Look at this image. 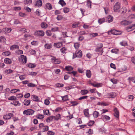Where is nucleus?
Here are the masks:
<instances>
[{
  "instance_id": "obj_1",
  "label": "nucleus",
  "mask_w": 135,
  "mask_h": 135,
  "mask_svg": "<svg viewBox=\"0 0 135 135\" xmlns=\"http://www.w3.org/2000/svg\"><path fill=\"white\" fill-rule=\"evenodd\" d=\"M35 111L31 109H29L27 110H25L23 112L24 114L32 115L34 112Z\"/></svg>"
},
{
  "instance_id": "obj_2",
  "label": "nucleus",
  "mask_w": 135,
  "mask_h": 135,
  "mask_svg": "<svg viewBox=\"0 0 135 135\" xmlns=\"http://www.w3.org/2000/svg\"><path fill=\"white\" fill-rule=\"evenodd\" d=\"M19 61L23 64H25L27 62V57L23 55H21V58L19 59Z\"/></svg>"
},
{
  "instance_id": "obj_3",
  "label": "nucleus",
  "mask_w": 135,
  "mask_h": 135,
  "mask_svg": "<svg viewBox=\"0 0 135 135\" xmlns=\"http://www.w3.org/2000/svg\"><path fill=\"white\" fill-rule=\"evenodd\" d=\"M44 32L42 31H38L34 33V35L36 36H43L44 35Z\"/></svg>"
},
{
  "instance_id": "obj_4",
  "label": "nucleus",
  "mask_w": 135,
  "mask_h": 135,
  "mask_svg": "<svg viewBox=\"0 0 135 135\" xmlns=\"http://www.w3.org/2000/svg\"><path fill=\"white\" fill-rule=\"evenodd\" d=\"M120 8V5L119 3L117 2L114 7V11L115 12H117L118 11V9Z\"/></svg>"
},
{
  "instance_id": "obj_5",
  "label": "nucleus",
  "mask_w": 135,
  "mask_h": 135,
  "mask_svg": "<svg viewBox=\"0 0 135 135\" xmlns=\"http://www.w3.org/2000/svg\"><path fill=\"white\" fill-rule=\"evenodd\" d=\"M132 21H127L126 20L122 21L121 22L120 24L122 25L126 26L131 24Z\"/></svg>"
},
{
  "instance_id": "obj_6",
  "label": "nucleus",
  "mask_w": 135,
  "mask_h": 135,
  "mask_svg": "<svg viewBox=\"0 0 135 135\" xmlns=\"http://www.w3.org/2000/svg\"><path fill=\"white\" fill-rule=\"evenodd\" d=\"M54 58H52L51 59L52 62L55 64H59L60 62V61L58 60V59H57L55 57L53 56Z\"/></svg>"
},
{
  "instance_id": "obj_7",
  "label": "nucleus",
  "mask_w": 135,
  "mask_h": 135,
  "mask_svg": "<svg viewBox=\"0 0 135 135\" xmlns=\"http://www.w3.org/2000/svg\"><path fill=\"white\" fill-rule=\"evenodd\" d=\"M82 55V51L81 50H79L76 51L75 55L76 57H81Z\"/></svg>"
},
{
  "instance_id": "obj_8",
  "label": "nucleus",
  "mask_w": 135,
  "mask_h": 135,
  "mask_svg": "<svg viewBox=\"0 0 135 135\" xmlns=\"http://www.w3.org/2000/svg\"><path fill=\"white\" fill-rule=\"evenodd\" d=\"M114 116L117 118H118L119 115V112L117 108H115L114 109Z\"/></svg>"
},
{
  "instance_id": "obj_9",
  "label": "nucleus",
  "mask_w": 135,
  "mask_h": 135,
  "mask_svg": "<svg viewBox=\"0 0 135 135\" xmlns=\"http://www.w3.org/2000/svg\"><path fill=\"white\" fill-rule=\"evenodd\" d=\"M116 95L115 93H108L107 94V96L109 98H114Z\"/></svg>"
},
{
  "instance_id": "obj_10",
  "label": "nucleus",
  "mask_w": 135,
  "mask_h": 135,
  "mask_svg": "<svg viewBox=\"0 0 135 135\" xmlns=\"http://www.w3.org/2000/svg\"><path fill=\"white\" fill-rule=\"evenodd\" d=\"M54 46L57 48H60L62 46V42H58L55 43L54 44Z\"/></svg>"
},
{
  "instance_id": "obj_11",
  "label": "nucleus",
  "mask_w": 135,
  "mask_h": 135,
  "mask_svg": "<svg viewBox=\"0 0 135 135\" xmlns=\"http://www.w3.org/2000/svg\"><path fill=\"white\" fill-rule=\"evenodd\" d=\"M55 116H51L48 117L46 119V121L47 122H50V121H52L53 119H54L55 120Z\"/></svg>"
},
{
  "instance_id": "obj_12",
  "label": "nucleus",
  "mask_w": 135,
  "mask_h": 135,
  "mask_svg": "<svg viewBox=\"0 0 135 135\" xmlns=\"http://www.w3.org/2000/svg\"><path fill=\"white\" fill-rule=\"evenodd\" d=\"M127 11V10L125 8L122 7L118 11V12L121 14H124Z\"/></svg>"
},
{
  "instance_id": "obj_13",
  "label": "nucleus",
  "mask_w": 135,
  "mask_h": 135,
  "mask_svg": "<svg viewBox=\"0 0 135 135\" xmlns=\"http://www.w3.org/2000/svg\"><path fill=\"white\" fill-rule=\"evenodd\" d=\"M4 62L5 63L10 64L12 63V61L9 58H6L4 59Z\"/></svg>"
},
{
  "instance_id": "obj_14",
  "label": "nucleus",
  "mask_w": 135,
  "mask_h": 135,
  "mask_svg": "<svg viewBox=\"0 0 135 135\" xmlns=\"http://www.w3.org/2000/svg\"><path fill=\"white\" fill-rule=\"evenodd\" d=\"M42 4V2L41 0L37 1L36 2L35 6L38 7L41 6Z\"/></svg>"
},
{
  "instance_id": "obj_15",
  "label": "nucleus",
  "mask_w": 135,
  "mask_h": 135,
  "mask_svg": "<svg viewBox=\"0 0 135 135\" xmlns=\"http://www.w3.org/2000/svg\"><path fill=\"white\" fill-rule=\"evenodd\" d=\"M19 47L16 45H13L10 47V49L11 50H13L15 49H18Z\"/></svg>"
},
{
  "instance_id": "obj_16",
  "label": "nucleus",
  "mask_w": 135,
  "mask_h": 135,
  "mask_svg": "<svg viewBox=\"0 0 135 135\" xmlns=\"http://www.w3.org/2000/svg\"><path fill=\"white\" fill-rule=\"evenodd\" d=\"M30 103V100L25 99L24 102V104L25 105L28 106Z\"/></svg>"
},
{
  "instance_id": "obj_17",
  "label": "nucleus",
  "mask_w": 135,
  "mask_h": 135,
  "mask_svg": "<svg viewBox=\"0 0 135 135\" xmlns=\"http://www.w3.org/2000/svg\"><path fill=\"white\" fill-rule=\"evenodd\" d=\"M11 53L10 52L8 51H6L5 52H4L2 53V55L5 56H8L10 55Z\"/></svg>"
},
{
  "instance_id": "obj_18",
  "label": "nucleus",
  "mask_w": 135,
  "mask_h": 135,
  "mask_svg": "<svg viewBox=\"0 0 135 135\" xmlns=\"http://www.w3.org/2000/svg\"><path fill=\"white\" fill-rule=\"evenodd\" d=\"M32 100L33 101L38 102L39 100L38 97L37 96L32 95Z\"/></svg>"
},
{
  "instance_id": "obj_19",
  "label": "nucleus",
  "mask_w": 135,
  "mask_h": 135,
  "mask_svg": "<svg viewBox=\"0 0 135 135\" xmlns=\"http://www.w3.org/2000/svg\"><path fill=\"white\" fill-rule=\"evenodd\" d=\"M84 114L85 116L87 117H88L89 116V114L88 113V109H85L84 110Z\"/></svg>"
},
{
  "instance_id": "obj_20",
  "label": "nucleus",
  "mask_w": 135,
  "mask_h": 135,
  "mask_svg": "<svg viewBox=\"0 0 135 135\" xmlns=\"http://www.w3.org/2000/svg\"><path fill=\"white\" fill-rule=\"evenodd\" d=\"M43 112L44 114L47 115H50V114L49 112V110H43Z\"/></svg>"
},
{
  "instance_id": "obj_21",
  "label": "nucleus",
  "mask_w": 135,
  "mask_h": 135,
  "mask_svg": "<svg viewBox=\"0 0 135 135\" xmlns=\"http://www.w3.org/2000/svg\"><path fill=\"white\" fill-rule=\"evenodd\" d=\"M41 26L42 28H46L47 27V25L45 22H42L41 24Z\"/></svg>"
},
{
  "instance_id": "obj_22",
  "label": "nucleus",
  "mask_w": 135,
  "mask_h": 135,
  "mask_svg": "<svg viewBox=\"0 0 135 135\" xmlns=\"http://www.w3.org/2000/svg\"><path fill=\"white\" fill-rule=\"evenodd\" d=\"M13 70H12L10 69H9L5 70V72L7 74H9L13 72Z\"/></svg>"
},
{
  "instance_id": "obj_23",
  "label": "nucleus",
  "mask_w": 135,
  "mask_h": 135,
  "mask_svg": "<svg viewBox=\"0 0 135 135\" xmlns=\"http://www.w3.org/2000/svg\"><path fill=\"white\" fill-rule=\"evenodd\" d=\"M58 3L60 4L62 6H64L66 5L65 2L63 0H60Z\"/></svg>"
},
{
  "instance_id": "obj_24",
  "label": "nucleus",
  "mask_w": 135,
  "mask_h": 135,
  "mask_svg": "<svg viewBox=\"0 0 135 135\" xmlns=\"http://www.w3.org/2000/svg\"><path fill=\"white\" fill-rule=\"evenodd\" d=\"M32 3V0H25L24 4H25L30 5Z\"/></svg>"
},
{
  "instance_id": "obj_25",
  "label": "nucleus",
  "mask_w": 135,
  "mask_h": 135,
  "mask_svg": "<svg viewBox=\"0 0 135 135\" xmlns=\"http://www.w3.org/2000/svg\"><path fill=\"white\" fill-rule=\"evenodd\" d=\"M46 8L49 9H52V7L51 4L49 3H48L46 4Z\"/></svg>"
},
{
  "instance_id": "obj_26",
  "label": "nucleus",
  "mask_w": 135,
  "mask_h": 135,
  "mask_svg": "<svg viewBox=\"0 0 135 135\" xmlns=\"http://www.w3.org/2000/svg\"><path fill=\"white\" fill-rule=\"evenodd\" d=\"M66 70L68 71H71L73 70V68L70 66H67L65 67Z\"/></svg>"
},
{
  "instance_id": "obj_27",
  "label": "nucleus",
  "mask_w": 135,
  "mask_h": 135,
  "mask_svg": "<svg viewBox=\"0 0 135 135\" xmlns=\"http://www.w3.org/2000/svg\"><path fill=\"white\" fill-rule=\"evenodd\" d=\"M37 84H38V82H37ZM37 85L34 84L32 83H30L28 84L27 86L29 87H35L37 86Z\"/></svg>"
},
{
  "instance_id": "obj_28",
  "label": "nucleus",
  "mask_w": 135,
  "mask_h": 135,
  "mask_svg": "<svg viewBox=\"0 0 135 135\" xmlns=\"http://www.w3.org/2000/svg\"><path fill=\"white\" fill-rule=\"evenodd\" d=\"M99 115L98 112L96 111H95L93 112V115L95 118H97Z\"/></svg>"
},
{
  "instance_id": "obj_29",
  "label": "nucleus",
  "mask_w": 135,
  "mask_h": 135,
  "mask_svg": "<svg viewBox=\"0 0 135 135\" xmlns=\"http://www.w3.org/2000/svg\"><path fill=\"white\" fill-rule=\"evenodd\" d=\"M92 85L95 87H99L101 86V84L100 83H94L92 84Z\"/></svg>"
},
{
  "instance_id": "obj_30",
  "label": "nucleus",
  "mask_w": 135,
  "mask_h": 135,
  "mask_svg": "<svg viewBox=\"0 0 135 135\" xmlns=\"http://www.w3.org/2000/svg\"><path fill=\"white\" fill-rule=\"evenodd\" d=\"M88 91L86 90H81L80 93L82 95H84L87 94Z\"/></svg>"
},
{
  "instance_id": "obj_31",
  "label": "nucleus",
  "mask_w": 135,
  "mask_h": 135,
  "mask_svg": "<svg viewBox=\"0 0 135 135\" xmlns=\"http://www.w3.org/2000/svg\"><path fill=\"white\" fill-rule=\"evenodd\" d=\"M6 41V38L3 36H1L0 37V42H5Z\"/></svg>"
},
{
  "instance_id": "obj_32",
  "label": "nucleus",
  "mask_w": 135,
  "mask_h": 135,
  "mask_svg": "<svg viewBox=\"0 0 135 135\" xmlns=\"http://www.w3.org/2000/svg\"><path fill=\"white\" fill-rule=\"evenodd\" d=\"M95 50L97 52H101V55H102L103 51L102 48H97Z\"/></svg>"
},
{
  "instance_id": "obj_33",
  "label": "nucleus",
  "mask_w": 135,
  "mask_h": 135,
  "mask_svg": "<svg viewBox=\"0 0 135 135\" xmlns=\"http://www.w3.org/2000/svg\"><path fill=\"white\" fill-rule=\"evenodd\" d=\"M86 75L88 77L90 78V77L91 75V73L90 71V70H89V71H87L86 73Z\"/></svg>"
},
{
  "instance_id": "obj_34",
  "label": "nucleus",
  "mask_w": 135,
  "mask_h": 135,
  "mask_svg": "<svg viewBox=\"0 0 135 135\" xmlns=\"http://www.w3.org/2000/svg\"><path fill=\"white\" fill-rule=\"evenodd\" d=\"M67 49L65 47H63L60 49L61 52L63 54H65V51L67 50Z\"/></svg>"
},
{
  "instance_id": "obj_35",
  "label": "nucleus",
  "mask_w": 135,
  "mask_h": 135,
  "mask_svg": "<svg viewBox=\"0 0 135 135\" xmlns=\"http://www.w3.org/2000/svg\"><path fill=\"white\" fill-rule=\"evenodd\" d=\"M52 45L49 44H46L45 45V46L46 48L50 49L51 48Z\"/></svg>"
},
{
  "instance_id": "obj_36",
  "label": "nucleus",
  "mask_w": 135,
  "mask_h": 135,
  "mask_svg": "<svg viewBox=\"0 0 135 135\" xmlns=\"http://www.w3.org/2000/svg\"><path fill=\"white\" fill-rule=\"evenodd\" d=\"M70 103L72 104L71 105V106H74L75 105H76L79 104V103L75 101H71L70 102Z\"/></svg>"
},
{
  "instance_id": "obj_37",
  "label": "nucleus",
  "mask_w": 135,
  "mask_h": 135,
  "mask_svg": "<svg viewBox=\"0 0 135 135\" xmlns=\"http://www.w3.org/2000/svg\"><path fill=\"white\" fill-rule=\"evenodd\" d=\"M27 65L28 67L30 68H35L36 66L35 65L31 63L27 64Z\"/></svg>"
},
{
  "instance_id": "obj_38",
  "label": "nucleus",
  "mask_w": 135,
  "mask_h": 135,
  "mask_svg": "<svg viewBox=\"0 0 135 135\" xmlns=\"http://www.w3.org/2000/svg\"><path fill=\"white\" fill-rule=\"evenodd\" d=\"M128 80L130 82L131 81H132L134 83H135V78H129L128 79Z\"/></svg>"
},
{
  "instance_id": "obj_39",
  "label": "nucleus",
  "mask_w": 135,
  "mask_h": 135,
  "mask_svg": "<svg viewBox=\"0 0 135 135\" xmlns=\"http://www.w3.org/2000/svg\"><path fill=\"white\" fill-rule=\"evenodd\" d=\"M49 130V127L48 126H45L42 128L43 132H45Z\"/></svg>"
},
{
  "instance_id": "obj_40",
  "label": "nucleus",
  "mask_w": 135,
  "mask_h": 135,
  "mask_svg": "<svg viewBox=\"0 0 135 135\" xmlns=\"http://www.w3.org/2000/svg\"><path fill=\"white\" fill-rule=\"evenodd\" d=\"M62 98V100L64 101H67L68 100V98L67 95H65L64 97H61Z\"/></svg>"
},
{
  "instance_id": "obj_41",
  "label": "nucleus",
  "mask_w": 135,
  "mask_h": 135,
  "mask_svg": "<svg viewBox=\"0 0 135 135\" xmlns=\"http://www.w3.org/2000/svg\"><path fill=\"white\" fill-rule=\"evenodd\" d=\"M79 24V22L75 23H74L72 25V27L74 28H75L78 27V25Z\"/></svg>"
},
{
  "instance_id": "obj_42",
  "label": "nucleus",
  "mask_w": 135,
  "mask_h": 135,
  "mask_svg": "<svg viewBox=\"0 0 135 135\" xmlns=\"http://www.w3.org/2000/svg\"><path fill=\"white\" fill-rule=\"evenodd\" d=\"M37 117V118L38 119H43L44 117V116L43 115H41L40 114H39L37 116H36Z\"/></svg>"
},
{
  "instance_id": "obj_43",
  "label": "nucleus",
  "mask_w": 135,
  "mask_h": 135,
  "mask_svg": "<svg viewBox=\"0 0 135 135\" xmlns=\"http://www.w3.org/2000/svg\"><path fill=\"white\" fill-rule=\"evenodd\" d=\"M105 21L104 18L100 19L98 20V22L100 24H101Z\"/></svg>"
},
{
  "instance_id": "obj_44",
  "label": "nucleus",
  "mask_w": 135,
  "mask_h": 135,
  "mask_svg": "<svg viewBox=\"0 0 135 135\" xmlns=\"http://www.w3.org/2000/svg\"><path fill=\"white\" fill-rule=\"evenodd\" d=\"M79 45L80 44L78 43H75L74 44V46L76 49L78 48Z\"/></svg>"
},
{
  "instance_id": "obj_45",
  "label": "nucleus",
  "mask_w": 135,
  "mask_h": 135,
  "mask_svg": "<svg viewBox=\"0 0 135 135\" xmlns=\"http://www.w3.org/2000/svg\"><path fill=\"white\" fill-rule=\"evenodd\" d=\"M103 118L106 120H109L110 119V118L108 116L104 115L103 116Z\"/></svg>"
},
{
  "instance_id": "obj_46",
  "label": "nucleus",
  "mask_w": 135,
  "mask_h": 135,
  "mask_svg": "<svg viewBox=\"0 0 135 135\" xmlns=\"http://www.w3.org/2000/svg\"><path fill=\"white\" fill-rule=\"evenodd\" d=\"M94 121H90L89 122L88 124V126H92L93 124H94Z\"/></svg>"
},
{
  "instance_id": "obj_47",
  "label": "nucleus",
  "mask_w": 135,
  "mask_h": 135,
  "mask_svg": "<svg viewBox=\"0 0 135 135\" xmlns=\"http://www.w3.org/2000/svg\"><path fill=\"white\" fill-rule=\"evenodd\" d=\"M46 34L47 36H50L51 35V31L50 30H48L46 32Z\"/></svg>"
},
{
  "instance_id": "obj_48",
  "label": "nucleus",
  "mask_w": 135,
  "mask_h": 135,
  "mask_svg": "<svg viewBox=\"0 0 135 135\" xmlns=\"http://www.w3.org/2000/svg\"><path fill=\"white\" fill-rule=\"evenodd\" d=\"M9 100H15L16 99V98L15 97L13 96H11L8 99Z\"/></svg>"
},
{
  "instance_id": "obj_49",
  "label": "nucleus",
  "mask_w": 135,
  "mask_h": 135,
  "mask_svg": "<svg viewBox=\"0 0 135 135\" xmlns=\"http://www.w3.org/2000/svg\"><path fill=\"white\" fill-rule=\"evenodd\" d=\"M69 9L67 7H65L64 9V11L65 13H67L69 12Z\"/></svg>"
},
{
  "instance_id": "obj_50",
  "label": "nucleus",
  "mask_w": 135,
  "mask_h": 135,
  "mask_svg": "<svg viewBox=\"0 0 135 135\" xmlns=\"http://www.w3.org/2000/svg\"><path fill=\"white\" fill-rule=\"evenodd\" d=\"M60 115L59 114H58L56 115V116H55V120H59V119L60 118Z\"/></svg>"
},
{
  "instance_id": "obj_51",
  "label": "nucleus",
  "mask_w": 135,
  "mask_h": 135,
  "mask_svg": "<svg viewBox=\"0 0 135 135\" xmlns=\"http://www.w3.org/2000/svg\"><path fill=\"white\" fill-rule=\"evenodd\" d=\"M100 130L103 133H105L106 132L107 130L104 128H101Z\"/></svg>"
},
{
  "instance_id": "obj_52",
  "label": "nucleus",
  "mask_w": 135,
  "mask_h": 135,
  "mask_svg": "<svg viewBox=\"0 0 135 135\" xmlns=\"http://www.w3.org/2000/svg\"><path fill=\"white\" fill-rule=\"evenodd\" d=\"M62 18V16L61 15H58L57 18V19L58 20H61Z\"/></svg>"
},
{
  "instance_id": "obj_53",
  "label": "nucleus",
  "mask_w": 135,
  "mask_h": 135,
  "mask_svg": "<svg viewBox=\"0 0 135 135\" xmlns=\"http://www.w3.org/2000/svg\"><path fill=\"white\" fill-rule=\"evenodd\" d=\"M47 134L49 135H54L55 133L52 131H49L47 132Z\"/></svg>"
},
{
  "instance_id": "obj_54",
  "label": "nucleus",
  "mask_w": 135,
  "mask_h": 135,
  "mask_svg": "<svg viewBox=\"0 0 135 135\" xmlns=\"http://www.w3.org/2000/svg\"><path fill=\"white\" fill-rule=\"evenodd\" d=\"M113 19V17L111 16H109L108 18V22H112Z\"/></svg>"
},
{
  "instance_id": "obj_55",
  "label": "nucleus",
  "mask_w": 135,
  "mask_h": 135,
  "mask_svg": "<svg viewBox=\"0 0 135 135\" xmlns=\"http://www.w3.org/2000/svg\"><path fill=\"white\" fill-rule=\"evenodd\" d=\"M88 97L87 96H84L82 97H81L78 99L79 100H81L82 99H86Z\"/></svg>"
},
{
  "instance_id": "obj_56",
  "label": "nucleus",
  "mask_w": 135,
  "mask_h": 135,
  "mask_svg": "<svg viewBox=\"0 0 135 135\" xmlns=\"http://www.w3.org/2000/svg\"><path fill=\"white\" fill-rule=\"evenodd\" d=\"M30 96V94L29 93H27L26 94L24 95V97L25 98H29Z\"/></svg>"
},
{
  "instance_id": "obj_57",
  "label": "nucleus",
  "mask_w": 135,
  "mask_h": 135,
  "mask_svg": "<svg viewBox=\"0 0 135 135\" xmlns=\"http://www.w3.org/2000/svg\"><path fill=\"white\" fill-rule=\"evenodd\" d=\"M3 118L5 119H8L10 118L8 114L4 115L3 116Z\"/></svg>"
},
{
  "instance_id": "obj_58",
  "label": "nucleus",
  "mask_w": 135,
  "mask_h": 135,
  "mask_svg": "<svg viewBox=\"0 0 135 135\" xmlns=\"http://www.w3.org/2000/svg\"><path fill=\"white\" fill-rule=\"evenodd\" d=\"M97 48H102V47L103 46V44H102L101 43H100L98 44L97 45Z\"/></svg>"
},
{
  "instance_id": "obj_59",
  "label": "nucleus",
  "mask_w": 135,
  "mask_h": 135,
  "mask_svg": "<svg viewBox=\"0 0 135 135\" xmlns=\"http://www.w3.org/2000/svg\"><path fill=\"white\" fill-rule=\"evenodd\" d=\"M51 30L53 32H55L58 31V27H55L52 28Z\"/></svg>"
},
{
  "instance_id": "obj_60",
  "label": "nucleus",
  "mask_w": 135,
  "mask_h": 135,
  "mask_svg": "<svg viewBox=\"0 0 135 135\" xmlns=\"http://www.w3.org/2000/svg\"><path fill=\"white\" fill-rule=\"evenodd\" d=\"M21 9V7H15L14 8V10L16 11L18 10H20Z\"/></svg>"
},
{
  "instance_id": "obj_61",
  "label": "nucleus",
  "mask_w": 135,
  "mask_h": 135,
  "mask_svg": "<svg viewBox=\"0 0 135 135\" xmlns=\"http://www.w3.org/2000/svg\"><path fill=\"white\" fill-rule=\"evenodd\" d=\"M50 103V102L49 100L48 99H46L45 100V103L46 105H47L49 104Z\"/></svg>"
},
{
  "instance_id": "obj_62",
  "label": "nucleus",
  "mask_w": 135,
  "mask_h": 135,
  "mask_svg": "<svg viewBox=\"0 0 135 135\" xmlns=\"http://www.w3.org/2000/svg\"><path fill=\"white\" fill-rule=\"evenodd\" d=\"M56 85L57 87H62L64 85L62 84H61L60 83H57Z\"/></svg>"
},
{
  "instance_id": "obj_63",
  "label": "nucleus",
  "mask_w": 135,
  "mask_h": 135,
  "mask_svg": "<svg viewBox=\"0 0 135 135\" xmlns=\"http://www.w3.org/2000/svg\"><path fill=\"white\" fill-rule=\"evenodd\" d=\"M20 79L21 80H23L25 78V76L24 75H21L19 76Z\"/></svg>"
},
{
  "instance_id": "obj_64",
  "label": "nucleus",
  "mask_w": 135,
  "mask_h": 135,
  "mask_svg": "<svg viewBox=\"0 0 135 135\" xmlns=\"http://www.w3.org/2000/svg\"><path fill=\"white\" fill-rule=\"evenodd\" d=\"M25 8L26 10L28 12H30L31 11V9L28 7H26Z\"/></svg>"
}]
</instances>
